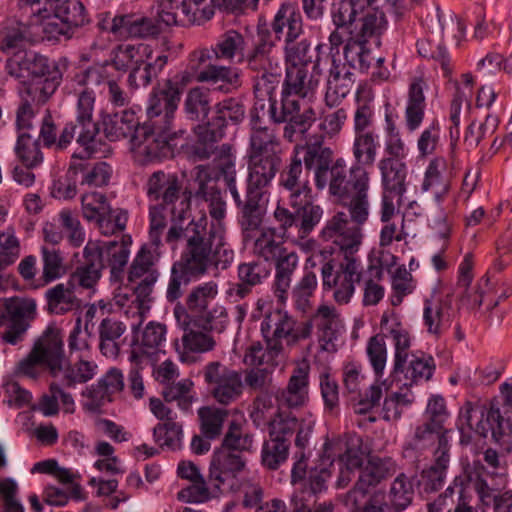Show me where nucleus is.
I'll return each instance as SVG.
<instances>
[{
	"mask_svg": "<svg viewBox=\"0 0 512 512\" xmlns=\"http://www.w3.org/2000/svg\"><path fill=\"white\" fill-rule=\"evenodd\" d=\"M195 170V195L208 203L213 220L209 222L208 218L202 216L188 227L182 261L174 263L171 268L166 291L167 301L171 303L182 296V287L189 284L191 275L202 276L210 268L225 270L234 260V251L226 242L222 221L226 215V203L209 168L199 165Z\"/></svg>",
	"mask_w": 512,
	"mask_h": 512,
	"instance_id": "obj_1",
	"label": "nucleus"
},
{
	"mask_svg": "<svg viewBox=\"0 0 512 512\" xmlns=\"http://www.w3.org/2000/svg\"><path fill=\"white\" fill-rule=\"evenodd\" d=\"M6 71L26 86L27 96L38 104H44L62 80V72L55 60L33 52L14 54L6 62Z\"/></svg>",
	"mask_w": 512,
	"mask_h": 512,
	"instance_id": "obj_2",
	"label": "nucleus"
},
{
	"mask_svg": "<svg viewBox=\"0 0 512 512\" xmlns=\"http://www.w3.org/2000/svg\"><path fill=\"white\" fill-rule=\"evenodd\" d=\"M274 47L275 42L272 39L271 31L259 29L253 49L244 54V62L247 67L258 73L254 89L256 97L260 100L271 98L279 83L278 61L272 56Z\"/></svg>",
	"mask_w": 512,
	"mask_h": 512,
	"instance_id": "obj_3",
	"label": "nucleus"
},
{
	"mask_svg": "<svg viewBox=\"0 0 512 512\" xmlns=\"http://www.w3.org/2000/svg\"><path fill=\"white\" fill-rule=\"evenodd\" d=\"M338 9L332 10V21L335 25V30L329 35V52L328 47L324 49L327 56L332 57V54L339 56V47L345 41L346 44L357 42L361 39H375L379 44V37L386 30V19L382 12L367 13L361 18H346L343 21H337Z\"/></svg>",
	"mask_w": 512,
	"mask_h": 512,
	"instance_id": "obj_4",
	"label": "nucleus"
},
{
	"mask_svg": "<svg viewBox=\"0 0 512 512\" xmlns=\"http://www.w3.org/2000/svg\"><path fill=\"white\" fill-rule=\"evenodd\" d=\"M325 43L316 45V60L311 71L305 65H287L282 87V99L299 100L311 97L317 90L323 75V63L328 61Z\"/></svg>",
	"mask_w": 512,
	"mask_h": 512,
	"instance_id": "obj_5",
	"label": "nucleus"
},
{
	"mask_svg": "<svg viewBox=\"0 0 512 512\" xmlns=\"http://www.w3.org/2000/svg\"><path fill=\"white\" fill-rule=\"evenodd\" d=\"M159 257L157 249L144 244L129 267L127 280L132 286L140 310L148 308L147 304L151 302V294L160 275L157 268Z\"/></svg>",
	"mask_w": 512,
	"mask_h": 512,
	"instance_id": "obj_6",
	"label": "nucleus"
},
{
	"mask_svg": "<svg viewBox=\"0 0 512 512\" xmlns=\"http://www.w3.org/2000/svg\"><path fill=\"white\" fill-rule=\"evenodd\" d=\"M457 428L462 434L474 431L483 437H486L489 431L495 438L512 434V422L503 418L498 407L492 405L486 411L483 407L474 406L470 402L465 403L460 409Z\"/></svg>",
	"mask_w": 512,
	"mask_h": 512,
	"instance_id": "obj_7",
	"label": "nucleus"
},
{
	"mask_svg": "<svg viewBox=\"0 0 512 512\" xmlns=\"http://www.w3.org/2000/svg\"><path fill=\"white\" fill-rule=\"evenodd\" d=\"M321 275L323 287L333 290L334 301L346 305L355 293V284L361 279V263L356 257L345 256L336 270L331 262L324 263Z\"/></svg>",
	"mask_w": 512,
	"mask_h": 512,
	"instance_id": "obj_8",
	"label": "nucleus"
},
{
	"mask_svg": "<svg viewBox=\"0 0 512 512\" xmlns=\"http://www.w3.org/2000/svg\"><path fill=\"white\" fill-rule=\"evenodd\" d=\"M202 375L212 397L219 404L230 405L241 398L244 382L239 371L213 361L204 366Z\"/></svg>",
	"mask_w": 512,
	"mask_h": 512,
	"instance_id": "obj_9",
	"label": "nucleus"
},
{
	"mask_svg": "<svg viewBox=\"0 0 512 512\" xmlns=\"http://www.w3.org/2000/svg\"><path fill=\"white\" fill-rule=\"evenodd\" d=\"M483 471L484 467L481 462L473 461L471 465L464 468L461 474L454 478L452 485L445 490V496H452L454 493L458 496L453 512H478L471 504L470 489H474L483 502L490 497L489 486L482 477Z\"/></svg>",
	"mask_w": 512,
	"mask_h": 512,
	"instance_id": "obj_10",
	"label": "nucleus"
},
{
	"mask_svg": "<svg viewBox=\"0 0 512 512\" xmlns=\"http://www.w3.org/2000/svg\"><path fill=\"white\" fill-rule=\"evenodd\" d=\"M261 332L267 343L294 345L310 337V325L299 323L281 308L268 311L261 323Z\"/></svg>",
	"mask_w": 512,
	"mask_h": 512,
	"instance_id": "obj_11",
	"label": "nucleus"
},
{
	"mask_svg": "<svg viewBox=\"0 0 512 512\" xmlns=\"http://www.w3.org/2000/svg\"><path fill=\"white\" fill-rule=\"evenodd\" d=\"M268 100V114L275 123L287 122L283 136L288 141H294V135L298 132L306 133L316 120V113L312 107H307L300 112L299 100L289 98L281 101V108L278 111L276 100L273 96Z\"/></svg>",
	"mask_w": 512,
	"mask_h": 512,
	"instance_id": "obj_12",
	"label": "nucleus"
},
{
	"mask_svg": "<svg viewBox=\"0 0 512 512\" xmlns=\"http://www.w3.org/2000/svg\"><path fill=\"white\" fill-rule=\"evenodd\" d=\"M95 100L93 90L84 89L77 94L76 122L79 124L80 132L76 142L81 150L74 152V158L88 159L96 152L98 128L93 122Z\"/></svg>",
	"mask_w": 512,
	"mask_h": 512,
	"instance_id": "obj_13",
	"label": "nucleus"
},
{
	"mask_svg": "<svg viewBox=\"0 0 512 512\" xmlns=\"http://www.w3.org/2000/svg\"><path fill=\"white\" fill-rule=\"evenodd\" d=\"M245 468L246 460L241 454L220 447L210 462L209 483L217 492L226 493L235 487Z\"/></svg>",
	"mask_w": 512,
	"mask_h": 512,
	"instance_id": "obj_14",
	"label": "nucleus"
},
{
	"mask_svg": "<svg viewBox=\"0 0 512 512\" xmlns=\"http://www.w3.org/2000/svg\"><path fill=\"white\" fill-rule=\"evenodd\" d=\"M183 86L177 79H167L162 85L154 87L147 105L150 119L162 116L163 126L170 129L175 112L180 102Z\"/></svg>",
	"mask_w": 512,
	"mask_h": 512,
	"instance_id": "obj_15",
	"label": "nucleus"
},
{
	"mask_svg": "<svg viewBox=\"0 0 512 512\" xmlns=\"http://www.w3.org/2000/svg\"><path fill=\"white\" fill-rule=\"evenodd\" d=\"M380 327L384 338H391L393 343L394 363L390 377L395 379L398 375V370L403 368L409 358L412 337L409 330L402 323L400 315L394 310L383 312Z\"/></svg>",
	"mask_w": 512,
	"mask_h": 512,
	"instance_id": "obj_16",
	"label": "nucleus"
},
{
	"mask_svg": "<svg viewBox=\"0 0 512 512\" xmlns=\"http://www.w3.org/2000/svg\"><path fill=\"white\" fill-rule=\"evenodd\" d=\"M361 228L351 225L344 212H338L327 220L320 232L323 241L336 245L345 256H352L362 242Z\"/></svg>",
	"mask_w": 512,
	"mask_h": 512,
	"instance_id": "obj_17",
	"label": "nucleus"
},
{
	"mask_svg": "<svg viewBox=\"0 0 512 512\" xmlns=\"http://www.w3.org/2000/svg\"><path fill=\"white\" fill-rule=\"evenodd\" d=\"M165 126L143 125L136 128L132 139L133 150L143 162H149L166 157L170 148L168 145V131Z\"/></svg>",
	"mask_w": 512,
	"mask_h": 512,
	"instance_id": "obj_18",
	"label": "nucleus"
},
{
	"mask_svg": "<svg viewBox=\"0 0 512 512\" xmlns=\"http://www.w3.org/2000/svg\"><path fill=\"white\" fill-rule=\"evenodd\" d=\"M35 311V304L17 298L6 299L0 307V328L7 327L2 334L5 343L16 345L28 328L27 317Z\"/></svg>",
	"mask_w": 512,
	"mask_h": 512,
	"instance_id": "obj_19",
	"label": "nucleus"
},
{
	"mask_svg": "<svg viewBox=\"0 0 512 512\" xmlns=\"http://www.w3.org/2000/svg\"><path fill=\"white\" fill-rule=\"evenodd\" d=\"M303 324L310 325V335L313 326L316 328L322 350L328 352L334 350V342L342 328L341 315L334 305L321 303L312 313L310 319L303 322Z\"/></svg>",
	"mask_w": 512,
	"mask_h": 512,
	"instance_id": "obj_20",
	"label": "nucleus"
},
{
	"mask_svg": "<svg viewBox=\"0 0 512 512\" xmlns=\"http://www.w3.org/2000/svg\"><path fill=\"white\" fill-rule=\"evenodd\" d=\"M329 64L328 76L326 79L325 102L329 107L337 106L350 92L354 83V74L351 65L341 59L328 56V61L323 63V67Z\"/></svg>",
	"mask_w": 512,
	"mask_h": 512,
	"instance_id": "obj_21",
	"label": "nucleus"
},
{
	"mask_svg": "<svg viewBox=\"0 0 512 512\" xmlns=\"http://www.w3.org/2000/svg\"><path fill=\"white\" fill-rule=\"evenodd\" d=\"M293 155L300 157L307 170H314L315 186L322 190L327 186L328 166L332 160L333 151L323 145V140L319 139L313 143L296 145Z\"/></svg>",
	"mask_w": 512,
	"mask_h": 512,
	"instance_id": "obj_22",
	"label": "nucleus"
},
{
	"mask_svg": "<svg viewBox=\"0 0 512 512\" xmlns=\"http://www.w3.org/2000/svg\"><path fill=\"white\" fill-rule=\"evenodd\" d=\"M124 388L121 370L110 368L98 381L89 386L84 393V407L91 412L99 411L104 405L113 401V396Z\"/></svg>",
	"mask_w": 512,
	"mask_h": 512,
	"instance_id": "obj_23",
	"label": "nucleus"
},
{
	"mask_svg": "<svg viewBox=\"0 0 512 512\" xmlns=\"http://www.w3.org/2000/svg\"><path fill=\"white\" fill-rule=\"evenodd\" d=\"M324 455L332 461L337 457L343 466L339 477L341 486L350 481V472L360 468L364 460V453L358 443L348 442L341 438L326 442L324 444Z\"/></svg>",
	"mask_w": 512,
	"mask_h": 512,
	"instance_id": "obj_24",
	"label": "nucleus"
},
{
	"mask_svg": "<svg viewBox=\"0 0 512 512\" xmlns=\"http://www.w3.org/2000/svg\"><path fill=\"white\" fill-rule=\"evenodd\" d=\"M400 206L401 204L395 201L387 199L380 201L378 211L381 222L379 246L382 248L390 247L393 242L405 241L408 238L405 218L399 214Z\"/></svg>",
	"mask_w": 512,
	"mask_h": 512,
	"instance_id": "obj_25",
	"label": "nucleus"
},
{
	"mask_svg": "<svg viewBox=\"0 0 512 512\" xmlns=\"http://www.w3.org/2000/svg\"><path fill=\"white\" fill-rule=\"evenodd\" d=\"M378 169L381 174L383 186L381 201L387 199L401 204L403 195L407 190L406 178L408 167L406 162L380 159Z\"/></svg>",
	"mask_w": 512,
	"mask_h": 512,
	"instance_id": "obj_26",
	"label": "nucleus"
},
{
	"mask_svg": "<svg viewBox=\"0 0 512 512\" xmlns=\"http://www.w3.org/2000/svg\"><path fill=\"white\" fill-rule=\"evenodd\" d=\"M31 352L46 366L53 378L65 359L64 343L59 330L46 329L34 342Z\"/></svg>",
	"mask_w": 512,
	"mask_h": 512,
	"instance_id": "obj_27",
	"label": "nucleus"
},
{
	"mask_svg": "<svg viewBox=\"0 0 512 512\" xmlns=\"http://www.w3.org/2000/svg\"><path fill=\"white\" fill-rule=\"evenodd\" d=\"M167 329L160 322L150 321L143 331L136 336L130 353V360L136 364H141L146 359L162 351L166 341Z\"/></svg>",
	"mask_w": 512,
	"mask_h": 512,
	"instance_id": "obj_28",
	"label": "nucleus"
},
{
	"mask_svg": "<svg viewBox=\"0 0 512 512\" xmlns=\"http://www.w3.org/2000/svg\"><path fill=\"white\" fill-rule=\"evenodd\" d=\"M84 262L70 275L69 282L76 288L92 289L101 277L102 254L97 241H88L83 250Z\"/></svg>",
	"mask_w": 512,
	"mask_h": 512,
	"instance_id": "obj_29",
	"label": "nucleus"
},
{
	"mask_svg": "<svg viewBox=\"0 0 512 512\" xmlns=\"http://www.w3.org/2000/svg\"><path fill=\"white\" fill-rule=\"evenodd\" d=\"M309 374L310 364L302 360L293 369L285 389L277 395L280 405L288 408L304 406L309 399Z\"/></svg>",
	"mask_w": 512,
	"mask_h": 512,
	"instance_id": "obj_30",
	"label": "nucleus"
},
{
	"mask_svg": "<svg viewBox=\"0 0 512 512\" xmlns=\"http://www.w3.org/2000/svg\"><path fill=\"white\" fill-rule=\"evenodd\" d=\"M380 148L379 135L376 132L356 134L352 145L354 162L351 166L353 178L370 179L367 167H372Z\"/></svg>",
	"mask_w": 512,
	"mask_h": 512,
	"instance_id": "obj_31",
	"label": "nucleus"
},
{
	"mask_svg": "<svg viewBox=\"0 0 512 512\" xmlns=\"http://www.w3.org/2000/svg\"><path fill=\"white\" fill-rule=\"evenodd\" d=\"M271 30L278 41L291 44L303 32L302 16L296 3L283 2L271 22Z\"/></svg>",
	"mask_w": 512,
	"mask_h": 512,
	"instance_id": "obj_32",
	"label": "nucleus"
},
{
	"mask_svg": "<svg viewBox=\"0 0 512 512\" xmlns=\"http://www.w3.org/2000/svg\"><path fill=\"white\" fill-rule=\"evenodd\" d=\"M422 320L426 332L438 339L451 327L453 309L447 302L432 294L424 299Z\"/></svg>",
	"mask_w": 512,
	"mask_h": 512,
	"instance_id": "obj_33",
	"label": "nucleus"
},
{
	"mask_svg": "<svg viewBox=\"0 0 512 512\" xmlns=\"http://www.w3.org/2000/svg\"><path fill=\"white\" fill-rule=\"evenodd\" d=\"M153 49L150 45L139 43V44H128L123 43L118 45L111 53V61L113 66L117 70L126 71L131 69L129 74V81L133 82L137 80V73L139 67L146 61L152 58Z\"/></svg>",
	"mask_w": 512,
	"mask_h": 512,
	"instance_id": "obj_34",
	"label": "nucleus"
},
{
	"mask_svg": "<svg viewBox=\"0 0 512 512\" xmlns=\"http://www.w3.org/2000/svg\"><path fill=\"white\" fill-rule=\"evenodd\" d=\"M98 372V366L93 360L78 358L74 361L63 360L53 379L63 387L75 388L92 380Z\"/></svg>",
	"mask_w": 512,
	"mask_h": 512,
	"instance_id": "obj_35",
	"label": "nucleus"
},
{
	"mask_svg": "<svg viewBox=\"0 0 512 512\" xmlns=\"http://www.w3.org/2000/svg\"><path fill=\"white\" fill-rule=\"evenodd\" d=\"M302 159L293 155L290 164L284 169L279 178V184L281 187L290 192L289 204L292 208H296L303 199L311 198V188L309 181H301L300 177L302 174Z\"/></svg>",
	"mask_w": 512,
	"mask_h": 512,
	"instance_id": "obj_36",
	"label": "nucleus"
},
{
	"mask_svg": "<svg viewBox=\"0 0 512 512\" xmlns=\"http://www.w3.org/2000/svg\"><path fill=\"white\" fill-rule=\"evenodd\" d=\"M370 187V179L353 178L352 191L347 195V198L340 200L347 206L351 220L357 224V227L365 224L370 214V202L368 191Z\"/></svg>",
	"mask_w": 512,
	"mask_h": 512,
	"instance_id": "obj_37",
	"label": "nucleus"
},
{
	"mask_svg": "<svg viewBox=\"0 0 512 512\" xmlns=\"http://www.w3.org/2000/svg\"><path fill=\"white\" fill-rule=\"evenodd\" d=\"M427 82L423 77L411 80L405 107V125L409 132L416 131L422 124L425 116L426 101L424 90Z\"/></svg>",
	"mask_w": 512,
	"mask_h": 512,
	"instance_id": "obj_38",
	"label": "nucleus"
},
{
	"mask_svg": "<svg viewBox=\"0 0 512 512\" xmlns=\"http://www.w3.org/2000/svg\"><path fill=\"white\" fill-rule=\"evenodd\" d=\"M181 183L172 173L154 172L146 183V192L150 200L162 201L164 205L173 204L178 198Z\"/></svg>",
	"mask_w": 512,
	"mask_h": 512,
	"instance_id": "obj_39",
	"label": "nucleus"
},
{
	"mask_svg": "<svg viewBox=\"0 0 512 512\" xmlns=\"http://www.w3.org/2000/svg\"><path fill=\"white\" fill-rule=\"evenodd\" d=\"M247 188L268 193V187L274 179L280 158L248 156Z\"/></svg>",
	"mask_w": 512,
	"mask_h": 512,
	"instance_id": "obj_40",
	"label": "nucleus"
},
{
	"mask_svg": "<svg viewBox=\"0 0 512 512\" xmlns=\"http://www.w3.org/2000/svg\"><path fill=\"white\" fill-rule=\"evenodd\" d=\"M106 29L118 38H142L157 32L151 19L134 15L115 16Z\"/></svg>",
	"mask_w": 512,
	"mask_h": 512,
	"instance_id": "obj_41",
	"label": "nucleus"
},
{
	"mask_svg": "<svg viewBox=\"0 0 512 512\" xmlns=\"http://www.w3.org/2000/svg\"><path fill=\"white\" fill-rule=\"evenodd\" d=\"M27 26L30 29V36L41 38L42 40H60L63 36L70 37V30L63 22L56 18L54 15H43L35 11H30V16L27 21Z\"/></svg>",
	"mask_w": 512,
	"mask_h": 512,
	"instance_id": "obj_42",
	"label": "nucleus"
},
{
	"mask_svg": "<svg viewBox=\"0 0 512 512\" xmlns=\"http://www.w3.org/2000/svg\"><path fill=\"white\" fill-rule=\"evenodd\" d=\"M394 472L395 463L391 459H370L366 466L360 471L354 493L365 495L371 487H375Z\"/></svg>",
	"mask_w": 512,
	"mask_h": 512,
	"instance_id": "obj_43",
	"label": "nucleus"
},
{
	"mask_svg": "<svg viewBox=\"0 0 512 512\" xmlns=\"http://www.w3.org/2000/svg\"><path fill=\"white\" fill-rule=\"evenodd\" d=\"M447 161L444 157L432 159L425 171L421 185L422 191L430 192L437 202H441L448 194L450 181L445 176Z\"/></svg>",
	"mask_w": 512,
	"mask_h": 512,
	"instance_id": "obj_44",
	"label": "nucleus"
},
{
	"mask_svg": "<svg viewBox=\"0 0 512 512\" xmlns=\"http://www.w3.org/2000/svg\"><path fill=\"white\" fill-rule=\"evenodd\" d=\"M198 82H208L224 93L232 92L241 86V71L236 67L207 65L199 74Z\"/></svg>",
	"mask_w": 512,
	"mask_h": 512,
	"instance_id": "obj_45",
	"label": "nucleus"
},
{
	"mask_svg": "<svg viewBox=\"0 0 512 512\" xmlns=\"http://www.w3.org/2000/svg\"><path fill=\"white\" fill-rule=\"evenodd\" d=\"M48 310L56 315H63L80 307V300L75 287L69 282L58 283L45 293Z\"/></svg>",
	"mask_w": 512,
	"mask_h": 512,
	"instance_id": "obj_46",
	"label": "nucleus"
},
{
	"mask_svg": "<svg viewBox=\"0 0 512 512\" xmlns=\"http://www.w3.org/2000/svg\"><path fill=\"white\" fill-rule=\"evenodd\" d=\"M126 331V325L115 317L102 319L98 326L99 349L108 358H116L120 352L118 340Z\"/></svg>",
	"mask_w": 512,
	"mask_h": 512,
	"instance_id": "obj_47",
	"label": "nucleus"
},
{
	"mask_svg": "<svg viewBox=\"0 0 512 512\" xmlns=\"http://www.w3.org/2000/svg\"><path fill=\"white\" fill-rule=\"evenodd\" d=\"M449 449L446 437H439V446L434 453V464L422 472V478L430 490H438L444 483L450 461Z\"/></svg>",
	"mask_w": 512,
	"mask_h": 512,
	"instance_id": "obj_48",
	"label": "nucleus"
},
{
	"mask_svg": "<svg viewBox=\"0 0 512 512\" xmlns=\"http://www.w3.org/2000/svg\"><path fill=\"white\" fill-rule=\"evenodd\" d=\"M245 46L243 35L236 30H229L219 37L212 51L219 60L242 63L244 62Z\"/></svg>",
	"mask_w": 512,
	"mask_h": 512,
	"instance_id": "obj_49",
	"label": "nucleus"
},
{
	"mask_svg": "<svg viewBox=\"0 0 512 512\" xmlns=\"http://www.w3.org/2000/svg\"><path fill=\"white\" fill-rule=\"evenodd\" d=\"M318 287L317 275L312 270H303V275L291 290L293 307L306 314L312 309V299Z\"/></svg>",
	"mask_w": 512,
	"mask_h": 512,
	"instance_id": "obj_50",
	"label": "nucleus"
},
{
	"mask_svg": "<svg viewBox=\"0 0 512 512\" xmlns=\"http://www.w3.org/2000/svg\"><path fill=\"white\" fill-rule=\"evenodd\" d=\"M327 185L329 193L344 200L352 191V172L351 167L347 168V162L344 158H337L332 165L328 166Z\"/></svg>",
	"mask_w": 512,
	"mask_h": 512,
	"instance_id": "obj_51",
	"label": "nucleus"
},
{
	"mask_svg": "<svg viewBox=\"0 0 512 512\" xmlns=\"http://www.w3.org/2000/svg\"><path fill=\"white\" fill-rule=\"evenodd\" d=\"M384 155L381 159L405 161L409 155V147L402 137L391 114L385 115Z\"/></svg>",
	"mask_w": 512,
	"mask_h": 512,
	"instance_id": "obj_52",
	"label": "nucleus"
},
{
	"mask_svg": "<svg viewBox=\"0 0 512 512\" xmlns=\"http://www.w3.org/2000/svg\"><path fill=\"white\" fill-rule=\"evenodd\" d=\"M279 141L273 129L257 126L255 121L250 136L248 156L280 158L277 154Z\"/></svg>",
	"mask_w": 512,
	"mask_h": 512,
	"instance_id": "obj_53",
	"label": "nucleus"
},
{
	"mask_svg": "<svg viewBox=\"0 0 512 512\" xmlns=\"http://www.w3.org/2000/svg\"><path fill=\"white\" fill-rule=\"evenodd\" d=\"M435 370L434 359L426 354H411L403 368L398 374L404 373L405 379L409 381L408 386L422 381H428Z\"/></svg>",
	"mask_w": 512,
	"mask_h": 512,
	"instance_id": "obj_54",
	"label": "nucleus"
},
{
	"mask_svg": "<svg viewBox=\"0 0 512 512\" xmlns=\"http://www.w3.org/2000/svg\"><path fill=\"white\" fill-rule=\"evenodd\" d=\"M130 243L129 238L127 241L123 239L120 242L110 241L100 245L102 264L104 266L106 263L110 267L112 275L117 276L126 266L130 255Z\"/></svg>",
	"mask_w": 512,
	"mask_h": 512,
	"instance_id": "obj_55",
	"label": "nucleus"
},
{
	"mask_svg": "<svg viewBox=\"0 0 512 512\" xmlns=\"http://www.w3.org/2000/svg\"><path fill=\"white\" fill-rule=\"evenodd\" d=\"M103 131L110 141H117L131 135L136 123L134 114L129 111L106 115L102 120Z\"/></svg>",
	"mask_w": 512,
	"mask_h": 512,
	"instance_id": "obj_56",
	"label": "nucleus"
},
{
	"mask_svg": "<svg viewBox=\"0 0 512 512\" xmlns=\"http://www.w3.org/2000/svg\"><path fill=\"white\" fill-rule=\"evenodd\" d=\"M297 238L305 239L320 223L323 217V209L309 199H303L296 208Z\"/></svg>",
	"mask_w": 512,
	"mask_h": 512,
	"instance_id": "obj_57",
	"label": "nucleus"
},
{
	"mask_svg": "<svg viewBox=\"0 0 512 512\" xmlns=\"http://www.w3.org/2000/svg\"><path fill=\"white\" fill-rule=\"evenodd\" d=\"M211 109L210 92L202 87L190 89L184 100V111L194 121L204 120Z\"/></svg>",
	"mask_w": 512,
	"mask_h": 512,
	"instance_id": "obj_58",
	"label": "nucleus"
},
{
	"mask_svg": "<svg viewBox=\"0 0 512 512\" xmlns=\"http://www.w3.org/2000/svg\"><path fill=\"white\" fill-rule=\"evenodd\" d=\"M14 151L17 158L27 168L38 167L44 159L39 141L27 132L19 133Z\"/></svg>",
	"mask_w": 512,
	"mask_h": 512,
	"instance_id": "obj_59",
	"label": "nucleus"
},
{
	"mask_svg": "<svg viewBox=\"0 0 512 512\" xmlns=\"http://www.w3.org/2000/svg\"><path fill=\"white\" fill-rule=\"evenodd\" d=\"M200 428L207 439H216L222 433L228 411L217 407L204 406L198 410Z\"/></svg>",
	"mask_w": 512,
	"mask_h": 512,
	"instance_id": "obj_60",
	"label": "nucleus"
},
{
	"mask_svg": "<svg viewBox=\"0 0 512 512\" xmlns=\"http://www.w3.org/2000/svg\"><path fill=\"white\" fill-rule=\"evenodd\" d=\"M286 249L282 241L276 240L275 228H263L255 239L253 252L265 261H273Z\"/></svg>",
	"mask_w": 512,
	"mask_h": 512,
	"instance_id": "obj_61",
	"label": "nucleus"
},
{
	"mask_svg": "<svg viewBox=\"0 0 512 512\" xmlns=\"http://www.w3.org/2000/svg\"><path fill=\"white\" fill-rule=\"evenodd\" d=\"M282 351L280 343H267L264 349L260 344L251 345L245 353L244 363L253 368L268 367L274 369L276 366V357Z\"/></svg>",
	"mask_w": 512,
	"mask_h": 512,
	"instance_id": "obj_62",
	"label": "nucleus"
},
{
	"mask_svg": "<svg viewBox=\"0 0 512 512\" xmlns=\"http://www.w3.org/2000/svg\"><path fill=\"white\" fill-rule=\"evenodd\" d=\"M253 443V435L243 429V423L238 420H232L229 423L221 447L241 454L242 452H250L253 448Z\"/></svg>",
	"mask_w": 512,
	"mask_h": 512,
	"instance_id": "obj_63",
	"label": "nucleus"
},
{
	"mask_svg": "<svg viewBox=\"0 0 512 512\" xmlns=\"http://www.w3.org/2000/svg\"><path fill=\"white\" fill-rule=\"evenodd\" d=\"M269 437L291 442V437L299 426L298 419L288 411L277 409L274 416L267 421Z\"/></svg>",
	"mask_w": 512,
	"mask_h": 512,
	"instance_id": "obj_64",
	"label": "nucleus"
}]
</instances>
